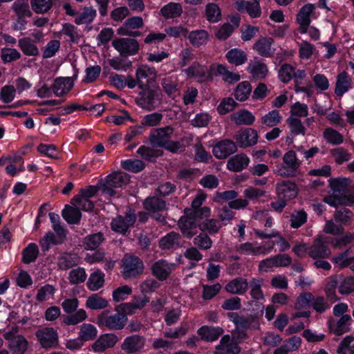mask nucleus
<instances>
[{"mask_svg":"<svg viewBox=\"0 0 354 354\" xmlns=\"http://www.w3.org/2000/svg\"><path fill=\"white\" fill-rule=\"evenodd\" d=\"M130 178V176L124 172H113L99 183V190L104 194L113 196L118 194V189L122 188L129 183Z\"/></svg>","mask_w":354,"mask_h":354,"instance_id":"nucleus-1","label":"nucleus"},{"mask_svg":"<svg viewBox=\"0 0 354 354\" xmlns=\"http://www.w3.org/2000/svg\"><path fill=\"white\" fill-rule=\"evenodd\" d=\"M127 321V317L121 313L111 314L109 310H104L96 317L97 324L102 328L111 330H122Z\"/></svg>","mask_w":354,"mask_h":354,"instance_id":"nucleus-2","label":"nucleus"},{"mask_svg":"<svg viewBox=\"0 0 354 354\" xmlns=\"http://www.w3.org/2000/svg\"><path fill=\"white\" fill-rule=\"evenodd\" d=\"M122 274L125 279L136 278L143 273L144 263L138 257L126 254L122 260Z\"/></svg>","mask_w":354,"mask_h":354,"instance_id":"nucleus-3","label":"nucleus"},{"mask_svg":"<svg viewBox=\"0 0 354 354\" xmlns=\"http://www.w3.org/2000/svg\"><path fill=\"white\" fill-rule=\"evenodd\" d=\"M283 164L277 169L278 175L283 178L295 176L300 166L296 153L292 150L288 151L283 155Z\"/></svg>","mask_w":354,"mask_h":354,"instance_id":"nucleus-4","label":"nucleus"},{"mask_svg":"<svg viewBox=\"0 0 354 354\" xmlns=\"http://www.w3.org/2000/svg\"><path fill=\"white\" fill-rule=\"evenodd\" d=\"M112 45L122 57L136 55L140 49L138 41L131 38L115 39L112 41Z\"/></svg>","mask_w":354,"mask_h":354,"instance_id":"nucleus-5","label":"nucleus"},{"mask_svg":"<svg viewBox=\"0 0 354 354\" xmlns=\"http://www.w3.org/2000/svg\"><path fill=\"white\" fill-rule=\"evenodd\" d=\"M173 133L174 129L171 126L153 129L149 134V142L153 147H162Z\"/></svg>","mask_w":354,"mask_h":354,"instance_id":"nucleus-6","label":"nucleus"},{"mask_svg":"<svg viewBox=\"0 0 354 354\" xmlns=\"http://www.w3.org/2000/svg\"><path fill=\"white\" fill-rule=\"evenodd\" d=\"M160 101L158 92L148 88H144L140 93V97L136 100L137 104L140 106L149 111L155 109Z\"/></svg>","mask_w":354,"mask_h":354,"instance_id":"nucleus-7","label":"nucleus"},{"mask_svg":"<svg viewBox=\"0 0 354 354\" xmlns=\"http://www.w3.org/2000/svg\"><path fill=\"white\" fill-rule=\"evenodd\" d=\"M144 207L147 211L156 214L154 215V218L158 221L165 223V217L162 214H158L167 209L165 201L155 196L147 198L144 202Z\"/></svg>","mask_w":354,"mask_h":354,"instance_id":"nucleus-8","label":"nucleus"},{"mask_svg":"<svg viewBox=\"0 0 354 354\" xmlns=\"http://www.w3.org/2000/svg\"><path fill=\"white\" fill-rule=\"evenodd\" d=\"M237 145L241 148H246L254 145L258 140V133L252 128H245L239 130L234 136Z\"/></svg>","mask_w":354,"mask_h":354,"instance_id":"nucleus-9","label":"nucleus"},{"mask_svg":"<svg viewBox=\"0 0 354 354\" xmlns=\"http://www.w3.org/2000/svg\"><path fill=\"white\" fill-rule=\"evenodd\" d=\"M136 77L138 82V86L142 88H148L156 79V71L153 68L142 65L136 70Z\"/></svg>","mask_w":354,"mask_h":354,"instance_id":"nucleus-10","label":"nucleus"},{"mask_svg":"<svg viewBox=\"0 0 354 354\" xmlns=\"http://www.w3.org/2000/svg\"><path fill=\"white\" fill-rule=\"evenodd\" d=\"M35 335L43 348H53L58 345L57 333L52 328L39 329Z\"/></svg>","mask_w":354,"mask_h":354,"instance_id":"nucleus-11","label":"nucleus"},{"mask_svg":"<svg viewBox=\"0 0 354 354\" xmlns=\"http://www.w3.org/2000/svg\"><path fill=\"white\" fill-rule=\"evenodd\" d=\"M136 220L135 214L131 211L127 212L125 216H118L111 222V228L113 231L121 234H125L129 227L133 226Z\"/></svg>","mask_w":354,"mask_h":354,"instance_id":"nucleus-12","label":"nucleus"},{"mask_svg":"<svg viewBox=\"0 0 354 354\" xmlns=\"http://www.w3.org/2000/svg\"><path fill=\"white\" fill-rule=\"evenodd\" d=\"M308 254L313 259H326L330 256L331 252L322 237L319 236L308 248Z\"/></svg>","mask_w":354,"mask_h":354,"instance_id":"nucleus-13","label":"nucleus"},{"mask_svg":"<svg viewBox=\"0 0 354 354\" xmlns=\"http://www.w3.org/2000/svg\"><path fill=\"white\" fill-rule=\"evenodd\" d=\"M237 151L236 143L231 140H223L218 142L214 147L212 152L218 159H225Z\"/></svg>","mask_w":354,"mask_h":354,"instance_id":"nucleus-14","label":"nucleus"},{"mask_svg":"<svg viewBox=\"0 0 354 354\" xmlns=\"http://www.w3.org/2000/svg\"><path fill=\"white\" fill-rule=\"evenodd\" d=\"M276 193L278 198H283L288 201L297 196V187L292 181L282 180L277 184Z\"/></svg>","mask_w":354,"mask_h":354,"instance_id":"nucleus-15","label":"nucleus"},{"mask_svg":"<svg viewBox=\"0 0 354 354\" xmlns=\"http://www.w3.org/2000/svg\"><path fill=\"white\" fill-rule=\"evenodd\" d=\"M198 224L192 215L185 214L178 222V225L183 234L187 239H191L197 233L196 228Z\"/></svg>","mask_w":354,"mask_h":354,"instance_id":"nucleus-16","label":"nucleus"},{"mask_svg":"<svg viewBox=\"0 0 354 354\" xmlns=\"http://www.w3.org/2000/svg\"><path fill=\"white\" fill-rule=\"evenodd\" d=\"M145 345V339L138 335L127 337L121 346V348L127 354L140 351Z\"/></svg>","mask_w":354,"mask_h":354,"instance_id":"nucleus-17","label":"nucleus"},{"mask_svg":"<svg viewBox=\"0 0 354 354\" xmlns=\"http://www.w3.org/2000/svg\"><path fill=\"white\" fill-rule=\"evenodd\" d=\"M273 42L272 37H261L254 44L253 49L262 57H271L274 53V49L272 48Z\"/></svg>","mask_w":354,"mask_h":354,"instance_id":"nucleus-18","label":"nucleus"},{"mask_svg":"<svg viewBox=\"0 0 354 354\" xmlns=\"http://www.w3.org/2000/svg\"><path fill=\"white\" fill-rule=\"evenodd\" d=\"M216 353L221 354H239L241 348L238 343L231 339L230 336L224 335L220 342V344L216 348Z\"/></svg>","mask_w":354,"mask_h":354,"instance_id":"nucleus-19","label":"nucleus"},{"mask_svg":"<svg viewBox=\"0 0 354 354\" xmlns=\"http://www.w3.org/2000/svg\"><path fill=\"white\" fill-rule=\"evenodd\" d=\"M236 7L239 12H246L252 18L259 17L261 14L257 0L236 1Z\"/></svg>","mask_w":354,"mask_h":354,"instance_id":"nucleus-20","label":"nucleus"},{"mask_svg":"<svg viewBox=\"0 0 354 354\" xmlns=\"http://www.w3.org/2000/svg\"><path fill=\"white\" fill-rule=\"evenodd\" d=\"M315 9L313 4H306L299 11L297 15V21L300 25L299 30L301 33H305L310 24V15Z\"/></svg>","mask_w":354,"mask_h":354,"instance_id":"nucleus-21","label":"nucleus"},{"mask_svg":"<svg viewBox=\"0 0 354 354\" xmlns=\"http://www.w3.org/2000/svg\"><path fill=\"white\" fill-rule=\"evenodd\" d=\"M351 317L349 315H342L340 319L335 322L329 321V329L336 335H342L349 330Z\"/></svg>","mask_w":354,"mask_h":354,"instance_id":"nucleus-22","label":"nucleus"},{"mask_svg":"<svg viewBox=\"0 0 354 354\" xmlns=\"http://www.w3.org/2000/svg\"><path fill=\"white\" fill-rule=\"evenodd\" d=\"M161 86L162 91L172 99L180 96V88L176 77H167L162 79Z\"/></svg>","mask_w":354,"mask_h":354,"instance_id":"nucleus-23","label":"nucleus"},{"mask_svg":"<svg viewBox=\"0 0 354 354\" xmlns=\"http://www.w3.org/2000/svg\"><path fill=\"white\" fill-rule=\"evenodd\" d=\"M73 86V82L70 77H57L50 88L57 96L61 97L68 93Z\"/></svg>","mask_w":354,"mask_h":354,"instance_id":"nucleus-24","label":"nucleus"},{"mask_svg":"<svg viewBox=\"0 0 354 354\" xmlns=\"http://www.w3.org/2000/svg\"><path fill=\"white\" fill-rule=\"evenodd\" d=\"M118 342V337L113 334L101 335L93 344L95 352H103L107 348H112Z\"/></svg>","mask_w":354,"mask_h":354,"instance_id":"nucleus-25","label":"nucleus"},{"mask_svg":"<svg viewBox=\"0 0 354 354\" xmlns=\"http://www.w3.org/2000/svg\"><path fill=\"white\" fill-rule=\"evenodd\" d=\"M248 282L246 279L237 277L231 280L225 286L227 292L234 295H243L248 289Z\"/></svg>","mask_w":354,"mask_h":354,"instance_id":"nucleus-26","label":"nucleus"},{"mask_svg":"<svg viewBox=\"0 0 354 354\" xmlns=\"http://www.w3.org/2000/svg\"><path fill=\"white\" fill-rule=\"evenodd\" d=\"M151 272L158 280L165 281L170 275L171 268L166 261L160 260L152 265Z\"/></svg>","mask_w":354,"mask_h":354,"instance_id":"nucleus-27","label":"nucleus"},{"mask_svg":"<svg viewBox=\"0 0 354 354\" xmlns=\"http://www.w3.org/2000/svg\"><path fill=\"white\" fill-rule=\"evenodd\" d=\"M324 201L330 206L337 207L339 205H351L354 203L353 195H341L333 193V194L324 197Z\"/></svg>","mask_w":354,"mask_h":354,"instance_id":"nucleus-28","label":"nucleus"},{"mask_svg":"<svg viewBox=\"0 0 354 354\" xmlns=\"http://www.w3.org/2000/svg\"><path fill=\"white\" fill-rule=\"evenodd\" d=\"M249 158L244 153L237 154L227 161V168L233 171H240L246 168L249 164Z\"/></svg>","mask_w":354,"mask_h":354,"instance_id":"nucleus-29","label":"nucleus"},{"mask_svg":"<svg viewBox=\"0 0 354 354\" xmlns=\"http://www.w3.org/2000/svg\"><path fill=\"white\" fill-rule=\"evenodd\" d=\"M80 258L76 254L64 252L57 259V266L62 270H68L79 263Z\"/></svg>","mask_w":354,"mask_h":354,"instance_id":"nucleus-30","label":"nucleus"},{"mask_svg":"<svg viewBox=\"0 0 354 354\" xmlns=\"http://www.w3.org/2000/svg\"><path fill=\"white\" fill-rule=\"evenodd\" d=\"M8 348L13 354H24L28 349V342L23 336L9 338Z\"/></svg>","mask_w":354,"mask_h":354,"instance_id":"nucleus-31","label":"nucleus"},{"mask_svg":"<svg viewBox=\"0 0 354 354\" xmlns=\"http://www.w3.org/2000/svg\"><path fill=\"white\" fill-rule=\"evenodd\" d=\"M230 118L236 125H250L255 120L252 113L245 109L234 113L230 115Z\"/></svg>","mask_w":354,"mask_h":354,"instance_id":"nucleus-32","label":"nucleus"},{"mask_svg":"<svg viewBox=\"0 0 354 354\" xmlns=\"http://www.w3.org/2000/svg\"><path fill=\"white\" fill-rule=\"evenodd\" d=\"M62 216L69 224H77L82 218V213L77 206L66 205L62 211Z\"/></svg>","mask_w":354,"mask_h":354,"instance_id":"nucleus-33","label":"nucleus"},{"mask_svg":"<svg viewBox=\"0 0 354 354\" xmlns=\"http://www.w3.org/2000/svg\"><path fill=\"white\" fill-rule=\"evenodd\" d=\"M223 333V330L220 327L204 326L198 330V334L201 336L202 339L210 342L217 339Z\"/></svg>","mask_w":354,"mask_h":354,"instance_id":"nucleus-34","label":"nucleus"},{"mask_svg":"<svg viewBox=\"0 0 354 354\" xmlns=\"http://www.w3.org/2000/svg\"><path fill=\"white\" fill-rule=\"evenodd\" d=\"M351 180L349 178H335L330 180V187L333 193L347 195L349 190Z\"/></svg>","mask_w":354,"mask_h":354,"instance_id":"nucleus-35","label":"nucleus"},{"mask_svg":"<svg viewBox=\"0 0 354 354\" xmlns=\"http://www.w3.org/2000/svg\"><path fill=\"white\" fill-rule=\"evenodd\" d=\"M225 57L229 63L235 66H240L244 64L247 59V54L242 50L233 48L229 50Z\"/></svg>","mask_w":354,"mask_h":354,"instance_id":"nucleus-36","label":"nucleus"},{"mask_svg":"<svg viewBox=\"0 0 354 354\" xmlns=\"http://www.w3.org/2000/svg\"><path fill=\"white\" fill-rule=\"evenodd\" d=\"M183 8L180 3L171 2L164 6L160 13L165 19L176 18L181 15Z\"/></svg>","mask_w":354,"mask_h":354,"instance_id":"nucleus-37","label":"nucleus"},{"mask_svg":"<svg viewBox=\"0 0 354 354\" xmlns=\"http://www.w3.org/2000/svg\"><path fill=\"white\" fill-rule=\"evenodd\" d=\"M105 240L102 232L87 235L83 240V245L86 250H94L97 249Z\"/></svg>","mask_w":354,"mask_h":354,"instance_id":"nucleus-38","label":"nucleus"},{"mask_svg":"<svg viewBox=\"0 0 354 354\" xmlns=\"http://www.w3.org/2000/svg\"><path fill=\"white\" fill-rule=\"evenodd\" d=\"M228 317L234 322L237 328L248 329L254 322L252 316L239 315L236 313H229Z\"/></svg>","mask_w":354,"mask_h":354,"instance_id":"nucleus-39","label":"nucleus"},{"mask_svg":"<svg viewBox=\"0 0 354 354\" xmlns=\"http://www.w3.org/2000/svg\"><path fill=\"white\" fill-rule=\"evenodd\" d=\"M109 306V301L97 294H92L86 301V307L92 310H101Z\"/></svg>","mask_w":354,"mask_h":354,"instance_id":"nucleus-40","label":"nucleus"},{"mask_svg":"<svg viewBox=\"0 0 354 354\" xmlns=\"http://www.w3.org/2000/svg\"><path fill=\"white\" fill-rule=\"evenodd\" d=\"M272 248V246L267 249L263 246H255V245L252 243H245L239 246L237 251L241 254L251 253L253 255H257L259 254H265L267 252H268Z\"/></svg>","mask_w":354,"mask_h":354,"instance_id":"nucleus-41","label":"nucleus"},{"mask_svg":"<svg viewBox=\"0 0 354 354\" xmlns=\"http://www.w3.org/2000/svg\"><path fill=\"white\" fill-rule=\"evenodd\" d=\"M341 278H342V275H333L328 277L327 279V283L325 288V292L326 297L330 300L337 299L335 290L341 280Z\"/></svg>","mask_w":354,"mask_h":354,"instance_id":"nucleus-42","label":"nucleus"},{"mask_svg":"<svg viewBox=\"0 0 354 354\" xmlns=\"http://www.w3.org/2000/svg\"><path fill=\"white\" fill-rule=\"evenodd\" d=\"M19 46L26 55L37 56L39 54L38 48L29 37L20 39Z\"/></svg>","mask_w":354,"mask_h":354,"instance_id":"nucleus-43","label":"nucleus"},{"mask_svg":"<svg viewBox=\"0 0 354 354\" xmlns=\"http://www.w3.org/2000/svg\"><path fill=\"white\" fill-rule=\"evenodd\" d=\"M190 43L196 47H199L207 42L209 34L205 30L192 31L188 37Z\"/></svg>","mask_w":354,"mask_h":354,"instance_id":"nucleus-44","label":"nucleus"},{"mask_svg":"<svg viewBox=\"0 0 354 354\" xmlns=\"http://www.w3.org/2000/svg\"><path fill=\"white\" fill-rule=\"evenodd\" d=\"M200 230L203 232H208L210 234H216L219 232L222 225L219 221L214 218H207L198 224Z\"/></svg>","mask_w":354,"mask_h":354,"instance_id":"nucleus-45","label":"nucleus"},{"mask_svg":"<svg viewBox=\"0 0 354 354\" xmlns=\"http://www.w3.org/2000/svg\"><path fill=\"white\" fill-rule=\"evenodd\" d=\"M104 274L97 270L92 273L87 281V287L92 291H96L102 288L104 283Z\"/></svg>","mask_w":354,"mask_h":354,"instance_id":"nucleus-46","label":"nucleus"},{"mask_svg":"<svg viewBox=\"0 0 354 354\" xmlns=\"http://www.w3.org/2000/svg\"><path fill=\"white\" fill-rule=\"evenodd\" d=\"M138 154L148 161H153L154 158L162 156L163 151L159 149H153L147 146H141L137 151Z\"/></svg>","mask_w":354,"mask_h":354,"instance_id":"nucleus-47","label":"nucleus"},{"mask_svg":"<svg viewBox=\"0 0 354 354\" xmlns=\"http://www.w3.org/2000/svg\"><path fill=\"white\" fill-rule=\"evenodd\" d=\"M350 86V79L346 72H342L337 76L335 93L337 96H342L346 93Z\"/></svg>","mask_w":354,"mask_h":354,"instance_id":"nucleus-48","label":"nucleus"},{"mask_svg":"<svg viewBox=\"0 0 354 354\" xmlns=\"http://www.w3.org/2000/svg\"><path fill=\"white\" fill-rule=\"evenodd\" d=\"M96 16V10L91 7H84L83 11L75 19L77 25L91 23Z\"/></svg>","mask_w":354,"mask_h":354,"instance_id":"nucleus-49","label":"nucleus"},{"mask_svg":"<svg viewBox=\"0 0 354 354\" xmlns=\"http://www.w3.org/2000/svg\"><path fill=\"white\" fill-rule=\"evenodd\" d=\"M252 91V86L250 82L247 81L239 83L234 91V96L237 100L245 101L246 100Z\"/></svg>","mask_w":354,"mask_h":354,"instance_id":"nucleus-50","label":"nucleus"},{"mask_svg":"<svg viewBox=\"0 0 354 354\" xmlns=\"http://www.w3.org/2000/svg\"><path fill=\"white\" fill-rule=\"evenodd\" d=\"M39 254V248L35 243H30L22 252V262L29 264L35 261Z\"/></svg>","mask_w":354,"mask_h":354,"instance_id":"nucleus-51","label":"nucleus"},{"mask_svg":"<svg viewBox=\"0 0 354 354\" xmlns=\"http://www.w3.org/2000/svg\"><path fill=\"white\" fill-rule=\"evenodd\" d=\"M71 205L81 208L84 211H92L94 208V203L88 198L80 194L74 196L71 201Z\"/></svg>","mask_w":354,"mask_h":354,"instance_id":"nucleus-52","label":"nucleus"},{"mask_svg":"<svg viewBox=\"0 0 354 354\" xmlns=\"http://www.w3.org/2000/svg\"><path fill=\"white\" fill-rule=\"evenodd\" d=\"M194 244L201 250H209L213 241L209 236L207 232H201L194 239Z\"/></svg>","mask_w":354,"mask_h":354,"instance_id":"nucleus-53","label":"nucleus"},{"mask_svg":"<svg viewBox=\"0 0 354 354\" xmlns=\"http://www.w3.org/2000/svg\"><path fill=\"white\" fill-rule=\"evenodd\" d=\"M180 236L179 234L171 232L162 237L160 241V246L163 249H169L175 245H179Z\"/></svg>","mask_w":354,"mask_h":354,"instance_id":"nucleus-54","label":"nucleus"},{"mask_svg":"<svg viewBox=\"0 0 354 354\" xmlns=\"http://www.w3.org/2000/svg\"><path fill=\"white\" fill-rule=\"evenodd\" d=\"M97 333V329L93 325L84 324L81 326L79 337L82 340L89 341L96 337Z\"/></svg>","mask_w":354,"mask_h":354,"instance_id":"nucleus-55","label":"nucleus"},{"mask_svg":"<svg viewBox=\"0 0 354 354\" xmlns=\"http://www.w3.org/2000/svg\"><path fill=\"white\" fill-rule=\"evenodd\" d=\"M205 15L207 19L212 23L218 21L221 19V12L219 7L214 3L206 6Z\"/></svg>","mask_w":354,"mask_h":354,"instance_id":"nucleus-56","label":"nucleus"},{"mask_svg":"<svg viewBox=\"0 0 354 354\" xmlns=\"http://www.w3.org/2000/svg\"><path fill=\"white\" fill-rule=\"evenodd\" d=\"M248 69L253 77L257 79L264 78L268 73L266 64L260 62L250 64Z\"/></svg>","mask_w":354,"mask_h":354,"instance_id":"nucleus-57","label":"nucleus"},{"mask_svg":"<svg viewBox=\"0 0 354 354\" xmlns=\"http://www.w3.org/2000/svg\"><path fill=\"white\" fill-rule=\"evenodd\" d=\"M353 216V212L346 207H342L335 212L334 219L337 223L340 225H348L350 223L351 218Z\"/></svg>","mask_w":354,"mask_h":354,"instance_id":"nucleus-58","label":"nucleus"},{"mask_svg":"<svg viewBox=\"0 0 354 354\" xmlns=\"http://www.w3.org/2000/svg\"><path fill=\"white\" fill-rule=\"evenodd\" d=\"M86 274L85 270L78 267L71 270L69 272L68 280L72 284H80L85 281Z\"/></svg>","mask_w":354,"mask_h":354,"instance_id":"nucleus-59","label":"nucleus"},{"mask_svg":"<svg viewBox=\"0 0 354 354\" xmlns=\"http://www.w3.org/2000/svg\"><path fill=\"white\" fill-rule=\"evenodd\" d=\"M324 138L333 145H339L343 142V136L332 128H326L324 133Z\"/></svg>","mask_w":354,"mask_h":354,"instance_id":"nucleus-60","label":"nucleus"},{"mask_svg":"<svg viewBox=\"0 0 354 354\" xmlns=\"http://www.w3.org/2000/svg\"><path fill=\"white\" fill-rule=\"evenodd\" d=\"M122 167L125 170L136 173L143 170L145 164L142 160L138 159L127 160L122 162Z\"/></svg>","mask_w":354,"mask_h":354,"instance_id":"nucleus-61","label":"nucleus"},{"mask_svg":"<svg viewBox=\"0 0 354 354\" xmlns=\"http://www.w3.org/2000/svg\"><path fill=\"white\" fill-rule=\"evenodd\" d=\"M217 72L222 75L223 80L228 83H234L240 80V75L238 73L231 72L223 65L220 64L217 66Z\"/></svg>","mask_w":354,"mask_h":354,"instance_id":"nucleus-62","label":"nucleus"},{"mask_svg":"<svg viewBox=\"0 0 354 354\" xmlns=\"http://www.w3.org/2000/svg\"><path fill=\"white\" fill-rule=\"evenodd\" d=\"M30 3L36 13L47 12L53 6V0H31Z\"/></svg>","mask_w":354,"mask_h":354,"instance_id":"nucleus-63","label":"nucleus"},{"mask_svg":"<svg viewBox=\"0 0 354 354\" xmlns=\"http://www.w3.org/2000/svg\"><path fill=\"white\" fill-rule=\"evenodd\" d=\"M354 291V277L341 278L339 286V292L342 295H348Z\"/></svg>","mask_w":354,"mask_h":354,"instance_id":"nucleus-64","label":"nucleus"}]
</instances>
